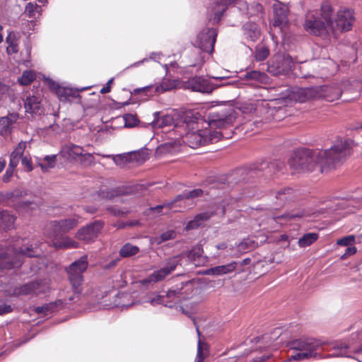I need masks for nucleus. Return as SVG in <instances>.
<instances>
[{
	"mask_svg": "<svg viewBox=\"0 0 362 362\" xmlns=\"http://www.w3.org/2000/svg\"><path fill=\"white\" fill-rule=\"evenodd\" d=\"M43 307H46V308L44 309L43 314L47 315L57 311L58 309L63 308L64 300L62 299H59L54 302L45 304L43 305Z\"/></svg>",
	"mask_w": 362,
	"mask_h": 362,
	"instance_id": "obj_46",
	"label": "nucleus"
},
{
	"mask_svg": "<svg viewBox=\"0 0 362 362\" xmlns=\"http://www.w3.org/2000/svg\"><path fill=\"white\" fill-rule=\"evenodd\" d=\"M203 361H204V356H203L202 348V345H201V341L199 340L198 346H197V356H196L194 362H203Z\"/></svg>",
	"mask_w": 362,
	"mask_h": 362,
	"instance_id": "obj_59",
	"label": "nucleus"
},
{
	"mask_svg": "<svg viewBox=\"0 0 362 362\" xmlns=\"http://www.w3.org/2000/svg\"><path fill=\"white\" fill-rule=\"evenodd\" d=\"M267 76L264 72L252 70L246 72L245 74H244L243 78L248 81L263 82L267 78Z\"/></svg>",
	"mask_w": 362,
	"mask_h": 362,
	"instance_id": "obj_42",
	"label": "nucleus"
},
{
	"mask_svg": "<svg viewBox=\"0 0 362 362\" xmlns=\"http://www.w3.org/2000/svg\"><path fill=\"white\" fill-rule=\"evenodd\" d=\"M144 185H134L132 186H117L113 188L100 189L96 192V195L102 199L112 200L115 197L121 195L136 194L139 190L146 189Z\"/></svg>",
	"mask_w": 362,
	"mask_h": 362,
	"instance_id": "obj_12",
	"label": "nucleus"
},
{
	"mask_svg": "<svg viewBox=\"0 0 362 362\" xmlns=\"http://www.w3.org/2000/svg\"><path fill=\"white\" fill-rule=\"evenodd\" d=\"M139 252V247L129 243L124 244L119 250V255L122 257H130L136 255Z\"/></svg>",
	"mask_w": 362,
	"mask_h": 362,
	"instance_id": "obj_40",
	"label": "nucleus"
},
{
	"mask_svg": "<svg viewBox=\"0 0 362 362\" xmlns=\"http://www.w3.org/2000/svg\"><path fill=\"white\" fill-rule=\"evenodd\" d=\"M293 62L289 56H276L271 59L267 66V71L274 76L286 75L292 69Z\"/></svg>",
	"mask_w": 362,
	"mask_h": 362,
	"instance_id": "obj_14",
	"label": "nucleus"
},
{
	"mask_svg": "<svg viewBox=\"0 0 362 362\" xmlns=\"http://www.w3.org/2000/svg\"><path fill=\"white\" fill-rule=\"evenodd\" d=\"M318 238V234L316 233H308L304 234L298 240V245L300 247H306L315 243Z\"/></svg>",
	"mask_w": 362,
	"mask_h": 362,
	"instance_id": "obj_41",
	"label": "nucleus"
},
{
	"mask_svg": "<svg viewBox=\"0 0 362 362\" xmlns=\"http://www.w3.org/2000/svg\"><path fill=\"white\" fill-rule=\"evenodd\" d=\"M25 147L26 143L25 141H21V142L18 143V144L17 145V146L13 152H14V153H16V155H20L22 156L25 149Z\"/></svg>",
	"mask_w": 362,
	"mask_h": 362,
	"instance_id": "obj_58",
	"label": "nucleus"
},
{
	"mask_svg": "<svg viewBox=\"0 0 362 362\" xmlns=\"http://www.w3.org/2000/svg\"><path fill=\"white\" fill-rule=\"evenodd\" d=\"M355 241V236L353 235L345 236L337 240V245L341 246H349Z\"/></svg>",
	"mask_w": 362,
	"mask_h": 362,
	"instance_id": "obj_54",
	"label": "nucleus"
},
{
	"mask_svg": "<svg viewBox=\"0 0 362 362\" xmlns=\"http://www.w3.org/2000/svg\"><path fill=\"white\" fill-rule=\"evenodd\" d=\"M354 21V11L349 8L340 9L337 14L335 18H333L334 28L331 32L339 30L341 32H346L352 28Z\"/></svg>",
	"mask_w": 362,
	"mask_h": 362,
	"instance_id": "obj_16",
	"label": "nucleus"
},
{
	"mask_svg": "<svg viewBox=\"0 0 362 362\" xmlns=\"http://www.w3.org/2000/svg\"><path fill=\"white\" fill-rule=\"evenodd\" d=\"M186 87L192 91L210 93L215 87L207 79L202 76H195L189 79L186 83Z\"/></svg>",
	"mask_w": 362,
	"mask_h": 362,
	"instance_id": "obj_18",
	"label": "nucleus"
},
{
	"mask_svg": "<svg viewBox=\"0 0 362 362\" xmlns=\"http://www.w3.org/2000/svg\"><path fill=\"white\" fill-rule=\"evenodd\" d=\"M19 34L14 31H10L6 37V42L8 44L6 52L8 54H16L18 52Z\"/></svg>",
	"mask_w": 362,
	"mask_h": 362,
	"instance_id": "obj_31",
	"label": "nucleus"
},
{
	"mask_svg": "<svg viewBox=\"0 0 362 362\" xmlns=\"http://www.w3.org/2000/svg\"><path fill=\"white\" fill-rule=\"evenodd\" d=\"M218 33L216 28H205L197 36L196 45L203 52L212 53Z\"/></svg>",
	"mask_w": 362,
	"mask_h": 362,
	"instance_id": "obj_15",
	"label": "nucleus"
},
{
	"mask_svg": "<svg viewBox=\"0 0 362 362\" xmlns=\"http://www.w3.org/2000/svg\"><path fill=\"white\" fill-rule=\"evenodd\" d=\"M21 157V156L16 155V153H14V152H12L10 156V161L8 166L15 168L18 165L19 160Z\"/></svg>",
	"mask_w": 362,
	"mask_h": 362,
	"instance_id": "obj_56",
	"label": "nucleus"
},
{
	"mask_svg": "<svg viewBox=\"0 0 362 362\" xmlns=\"http://www.w3.org/2000/svg\"><path fill=\"white\" fill-rule=\"evenodd\" d=\"M245 7L247 9L246 16L248 18L258 16L263 12L264 9L262 5L258 2H253L249 5L245 4Z\"/></svg>",
	"mask_w": 362,
	"mask_h": 362,
	"instance_id": "obj_43",
	"label": "nucleus"
},
{
	"mask_svg": "<svg viewBox=\"0 0 362 362\" xmlns=\"http://www.w3.org/2000/svg\"><path fill=\"white\" fill-rule=\"evenodd\" d=\"M15 217L7 211H0V229L9 230L13 228Z\"/></svg>",
	"mask_w": 362,
	"mask_h": 362,
	"instance_id": "obj_37",
	"label": "nucleus"
},
{
	"mask_svg": "<svg viewBox=\"0 0 362 362\" xmlns=\"http://www.w3.org/2000/svg\"><path fill=\"white\" fill-rule=\"evenodd\" d=\"M35 74L31 70H26L23 72L22 76L18 78V81L21 85L28 86L35 79Z\"/></svg>",
	"mask_w": 362,
	"mask_h": 362,
	"instance_id": "obj_47",
	"label": "nucleus"
},
{
	"mask_svg": "<svg viewBox=\"0 0 362 362\" xmlns=\"http://www.w3.org/2000/svg\"><path fill=\"white\" fill-rule=\"evenodd\" d=\"M352 141H337L329 148L311 150L298 148L288 160L290 168L297 172L318 171L322 173L327 168H334L350 155Z\"/></svg>",
	"mask_w": 362,
	"mask_h": 362,
	"instance_id": "obj_1",
	"label": "nucleus"
},
{
	"mask_svg": "<svg viewBox=\"0 0 362 362\" xmlns=\"http://www.w3.org/2000/svg\"><path fill=\"white\" fill-rule=\"evenodd\" d=\"M175 86L174 82L169 80H163L159 85L155 86V92L163 93L165 91L172 90Z\"/></svg>",
	"mask_w": 362,
	"mask_h": 362,
	"instance_id": "obj_49",
	"label": "nucleus"
},
{
	"mask_svg": "<svg viewBox=\"0 0 362 362\" xmlns=\"http://www.w3.org/2000/svg\"><path fill=\"white\" fill-rule=\"evenodd\" d=\"M274 27H280L283 25L287 24L288 21V8L286 5L282 4H274Z\"/></svg>",
	"mask_w": 362,
	"mask_h": 362,
	"instance_id": "obj_22",
	"label": "nucleus"
},
{
	"mask_svg": "<svg viewBox=\"0 0 362 362\" xmlns=\"http://www.w3.org/2000/svg\"><path fill=\"white\" fill-rule=\"evenodd\" d=\"M123 119L124 120V127L127 128L136 127L139 122V119L132 114L124 115Z\"/></svg>",
	"mask_w": 362,
	"mask_h": 362,
	"instance_id": "obj_51",
	"label": "nucleus"
},
{
	"mask_svg": "<svg viewBox=\"0 0 362 362\" xmlns=\"http://www.w3.org/2000/svg\"><path fill=\"white\" fill-rule=\"evenodd\" d=\"M295 198L296 194L293 189L290 187L282 188L275 193L276 202L272 209H277L278 208L282 207L286 204L293 202Z\"/></svg>",
	"mask_w": 362,
	"mask_h": 362,
	"instance_id": "obj_21",
	"label": "nucleus"
},
{
	"mask_svg": "<svg viewBox=\"0 0 362 362\" xmlns=\"http://www.w3.org/2000/svg\"><path fill=\"white\" fill-rule=\"evenodd\" d=\"M26 194V191L16 189L11 192H8L6 195V198L9 202H17V210H26L29 207L33 209H34L33 206V205L36 206V204H35L33 201H21V199L25 197Z\"/></svg>",
	"mask_w": 362,
	"mask_h": 362,
	"instance_id": "obj_19",
	"label": "nucleus"
},
{
	"mask_svg": "<svg viewBox=\"0 0 362 362\" xmlns=\"http://www.w3.org/2000/svg\"><path fill=\"white\" fill-rule=\"evenodd\" d=\"M119 261H120V257H116L115 258H113V259H110L104 266V269H110L115 267Z\"/></svg>",
	"mask_w": 362,
	"mask_h": 362,
	"instance_id": "obj_62",
	"label": "nucleus"
},
{
	"mask_svg": "<svg viewBox=\"0 0 362 362\" xmlns=\"http://www.w3.org/2000/svg\"><path fill=\"white\" fill-rule=\"evenodd\" d=\"M81 157H82L81 161L83 162L85 164H90L94 160V157L91 153H85L83 152V155H82Z\"/></svg>",
	"mask_w": 362,
	"mask_h": 362,
	"instance_id": "obj_64",
	"label": "nucleus"
},
{
	"mask_svg": "<svg viewBox=\"0 0 362 362\" xmlns=\"http://www.w3.org/2000/svg\"><path fill=\"white\" fill-rule=\"evenodd\" d=\"M174 123L173 117L168 114L160 116L159 112L153 113V119L151 124L153 128H162L164 127H170Z\"/></svg>",
	"mask_w": 362,
	"mask_h": 362,
	"instance_id": "obj_29",
	"label": "nucleus"
},
{
	"mask_svg": "<svg viewBox=\"0 0 362 362\" xmlns=\"http://www.w3.org/2000/svg\"><path fill=\"white\" fill-rule=\"evenodd\" d=\"M257 246V243L255 240L250 238H245L238 245V250L240 252H246L248 250H253Z\"/></svg>",
	"mask_w": 362,
	"mask_h": 362,
	"instance_id": "obj_44",
	"label": "nucleus"
},
{
	"mask_svg": "<svg viewBox=\"0 0 362 362\" xmlns=\"http://www.w3.org/2000/svg\"><path fill=\"white\" fill-rule=\"evenodd\" d=\"M21 163L22 165L26 168L28 172H31L33 170L32 162L30 159L27 157L21 158Z\"/></svg>",
	"mask_w": 362,
	"mask_h": 362,
	"instance_id": "obj_61",
	"label": "nucleus"
},
{
	"mask_svg": "<svg viewBox=\"0 0 362 362\" xmlns=\"http://www.w3.org/2000/svg\"><path fill=\"white\" fill-rule=\"evenodd\" d=\"M311 358L310 357V352H303L300 351L298 353H296L295 354L291 355L288 357V361H302L305 359Z\"/></svg>",
	"mask_w": 362,
	"mask_h": 362,
	"instance_id": "obj_53",
	"label": "nucleus"
},
{
	"mask_svg": "<svg viewBox=\"0 0 362 362\" xmlns=\"http://www.w3.org/2000/svg\"><path fill=\"white\" fill-rule=\"evenodd\" d=\"M104 226V222L95 221L81 228L76 233V238L87 243L93 242L99 235Z\"/></svg>",
	"mask_w": 362,
	"mask_h": 362,
	"instance_id": "obj_17",
	"label": "nucleus"
},
{
	"mask_svg": "<svg viewBox=\"0 0 362 362\" xmlns=\"http://www.w3.org/2000/svg\"><path fill=\"white\" fill-rule=\"evenodd\" d=\"M214 212L205 211L196 215L192 221L187 223L186 229L192 230L200 226L204 221L209 220Z\"/></svg>",
	"mask_w": 362,
	"mask_h": 362,
	"instance_id": "obj_33",
	"label": "nucleus"
},
{
	"mask_svg": "<svg viewBox=\"0 0 362 362\" xmlns=\"http://www.w3.org/2000/svg\"><path fill=\"white\" fill-rule=\"evenodd\" d=\"M163 54H162V53L160 52H151L150 54L149 57H145V58H144L143 59H141L140 61L136 62L132 64L129 67H130V68L137 67V66L143 64L144 62H148L149 60H153L154 62H159L158 59L160 58V57Z\"/></svg>",
	"mask_w": 362,
	"mask_h": 362,
	"instance_id": "obj_48",
	"label": "nucleus"
},
{
	"mask_svg": "<svg viewBox=\"0 0 362 362\" xmlns=\"http://www.w3.org/2000/svg\"><path fill=\"white\" fill-rule=\"evenodd\" d=\"M306 211L303 209H298L292 210L290 212L281 214L274 217V221H277L280 219H284L286 221L299 219L305 216Z\"/></svg>",
	"mask_w": 362,
	"mask_h": 362,
	"instance_id": "obj_38",
	"label": "nucleus"
},
{
	"mask_svg": "<svg viewBox=\"0 0 362 362\" xmlns=\"http://www.w3.org/2000/svg\"><path fill=\"white\" fill-rule=\"evenodd\" d=\"M127 160V158L123 155H117L113 156V161L117 165H123Z\"/></svg>",
	"mask_w": 362,
	"mask_h": 362,
	"instance_id": "obj_60",
	"label": "nucleus"
},
{
	"mask_svg": "<svg viewBox=\"0 0 362 362\" xmlns=\"http://www.w3.org/2000/svg\"><path fill=\"white\" fill-rule=\"evenodd\" d=\"M106 211L109 214L115 217H122L129 213V210L127 208H119L116 205H107Z\"/></svg>",
	"mask_w": 362,
	"mask_h": 362,
	"instance_id": "obj_45",
	"label": "nucleus"
},
{
	"mask_svg": "<svg viewBox=\"0 0 362 362\" xmlns=\"http://www.w3.org/2000/svg\"><path fill=\"white\" fill-rule=\"evenodd\" d=\"M176 237V232L174 230H167L162 234L158 238H156L157 243L160 244L163 242L168 241L170 240H173Z\"/></svg>",
	"mask_w": 362,
	"mask_h": 362,
	"instance_id": "obj_52",
	"label": "nucleus"
},
{
	"mask_svg": "<svg viewBox=\"0 0 362 362\" xmlns=\"http://www.w3.org/2000/svg\"><path fill=\"white\" fill-rule=\"evenodd\" d=\"M42 283L41 280H37L16 286L13 293L16 296L37 295L42 292Z\"/></svg>",
	"mask_w": 362,
	"mask_h": 362,
	"instance_id": "obj_20",
	"label": "nucleus"
},
{
	"mask_svg": "<svg viewBox=\"0 0 362 362\" xmlns=\"http://www.w3.org/2000/svg\"><path fill=\"white\" fill-rule=\"evenodd\" d=\"M57 162V155H47L44 158H37V165L43 173L47 172L49 169L54 168Z\"/></svg>",
	"mask_w": 362,
	"mask_h": 362,
	"instance_id": "obj_34",
	"label": "nucleus"
},
{
	"mask_svg": "<svg viewBox=\"0 0 362 362\" xmlns=\"http://www.w3.org/2000/svg\"><path fill=\"white\" fill-rule=\"evenodd\" d=\"M240 197H235L232 195L230 196V197L228 199H225L223 200V213H225L226 211V206H228L229 204H233V203L238 202Z\"/></svg>",
	"mask_w": 362,
	"mask_h": 362,
	"instance_id": "obj_57",
	"label": "nucleus"
},
{
	"mask_svg": "<svg viewBox=\"0 0 362 362\" xmlns=\"http://www.w3.org/2000/svg\"><path fill=\"white\" fill-rule=\"evenodd\" d=\"M18 113H9L0 118V134L7 136L11 133L12 126L18 119Z\"/></svg>",
	"mask_w": 362,
	"mask_h": 362,
	"instance_id": "obj_24",
	"label": "nucleus"
},
{
	"mask_svg": "<svg viewBox=\"0 0 362 362\" xmlns=\"http://www.w3.org/2000/svg\"><path fill=\"white\" fill-rule=\"evenodd\" d=\"M204 137L206 139V144L209 143H216L220 141L221 139H228L232 136L233 132L230 131L229 132H224L221 130H213V131H207L204 130Z\"/></svg>",
	"mask_w": 362,
	"mask_h": 362,
	"instance_id": "obj_30",
	"label": "nucleus"
},
{
	"mask_svg": "<svg viewBox=\"0 0 362 362\" xmlns=\"http://www.w3.org/2000/svg\"><path fill=\"white\" fill-rule=\"evenodd\" d=\"M315 88L314 87L299 88L295 94L296 100L300 103H304L315 96Z\"/></svg>",
	"mask_w": 362,
	"mask_h": 362,
	"instance_id": "obj_35",
	"label": "nucleus"
},
{
	"mask_svg": "<svg viewBox=\"0 0 362 362\" xmlns=\"http://www.w3.org/2000/svg\"><path fill=\"white\" fill-rule=\"evenodd\" d=\"M204 130L187 132L185 135V142L192 148L205 146L206 145V139L204 137Z\"/></svg>",
	"mask_w": 362,
	"mask_h": 362,
	"instance_id": "obj_23",
	"label": "nucleus"
},
{
	"mask_svg": "<svg viewBox=\"0 0 362 362\" xmlns=\"http://www.w3.org/2000/svg\"><path fill=\"white\" fill-rule=\"evenodd\" d=\"M203 249L201 247H193L187 252V258L195 266H199L203 261Z\"/></svg>",
	"mask_w": 362,
	"mask_h": 362,
	"instance_id": "obj_36",
	"label": "nucleus"
},
{
	"mask_svg": "<svg viewBox=\"0 0 362 362\" xmlns=\"http://www.w3.org/2000/svg\"><path fill=\"white\" fill-rule=\"evenodd\" d=\"M13 168L8 166V168L6 170L5 174L3 176L4 182H8L10 180L11 177L13 176Z\"/></svg>",
	"mask_w": 362,
	"mask_h": 362,
	"instance_id": "obj_63",
	"label": "nucleus"
},
{
	"mask_svg": "<svg viewBox=\"0 0 362 362\" xmlns=\"http://www.w3.org/2000/svg\"><path fill=\"white\" fill-rule=\"evenodd\" d=\"M269 54V49L266 46L257 47L255 50V57L258 62L265 60Z\"/></svg>",
	"mask_w": 362,
	"mask_h": 362,
	"instance_id": "obj_50",
	"label": "nucleus"
},
{
	"mask_svg": "<svg viewBox=\"0 0 362 362\" xmlns=\"http://www.w3.org/2000/svg\"><path fill=\"white\" fill-rule=\"evenodd\" d=\"M238 112L231 107L214 112L209 117V124L218 129H226L233 125Z\"/></svg>",
	"mask_w": 362,
	"mask_h": 362,
	"instance_id": "obj_9",
	"label": "nucleus"
},
{
	"mask_svg": "<svg viewBox=\"0 0 362 362\" xmlns=\"http://www.w3.org/2000/svg\"><path fill=\"white\" fill-rule=\"evenodd\" d=\"M187 287H192V283L189 281L181 282L169 289L165 295L156 294L154 297L149 298L148 302L153 306L163 305L170 308L175 307L185 315L192 317L191 311L186 310L182 305H177V301L186 298L185 291L183 290Z\"/></svg>",
	"mask_w": 362,
	"mask_h": 362,
	"instance_id": "obj_6",
	"label": "nucleus"
},
{
	"mask_svg": "<svg viewBox=\"0 0 362 362\" xmlns=\"http://www.w3.org/2000/svg\"><path fill=\"white\" fill-rule=\"evenodd\" d=\"M83 148L78 145L69 143L62 146L59 153L64 158L75 159L83 155Z\"/></svg>",
	"mask_w": 362,
	"mask_h": 362,
	"instance_id": "obj_25",
	"label": "nucleus"
},
{
	"mask_svg": "<svg viewBox=\"0 0 362 362\" xmlns=\"http://www.w3.org/2000/svg\"><path fill=\"white\" fill-rule=\"evenodd\" d=\"M182 259V255L169 257L165 261L162 267L155 270L151 274L143 280V284H147L151 282L156 283L163 280L168 275L171 274L178 265H181Z\"/></svg>",
	"mask_w": 362,
	"mask_h": 362,
	"instance_id": "obj_10",
	"label": "nucleus"
},
{
	"mask_svg": "<svg viewBox=\"0 0 362 362\" xmlns=\"http://www.w3.org/2000/svg\"><path fill=\"white\" fill-rule=\"evenodd\" d=\"M243 31L245 38L252 42L257 40L260 36L258 25L252 22H247L243 25Z\"/></svg>",
	"mask_w": 362,
	"mask_h": 362,
	"instance_id": "obj_28",
	"label": "nucleus"
},
{
	"mask_svg": "<svg viewBox=\"0 0 362 362\" xmlns=\"http://www.w3.org/2000/svg\"><path fill=\"white\" fill-rule=\"evenodd\" d=\"M324 343L317 339L308 337H303L299 339L289 341L287 346L292 350L310 352L311 358H316L318 356L317 351L322 346Z\"/></svg>",
	"mask_w": 362,
	"mask_h": 362,
	"instance_id": "obj_11",
	"label": "nucleus"
},
{
	"mask_svg": "<svg viewBox=\"0 0 362 362\" xmlns=\"http://www.w3.org/2000/svg\"><path fill=\"white\" fill-rule=\"evenodd\" d=\"M40 255L36 245L30 242L23 243L21 246L11 245L0 253V271L20 268L25 257H37Z\"/></svg>",
	"mask_w": 362,
	"mask_h": 362,
	"instance_id": "obj_5",
	"label": "nucleus"
},
{
	"mask_svg": "<svg viewBox=\"0 0 362 362\" xmlns=\"http://www.w3.org/2000/svg\"><path fill=\"white\" fill-rule=\"evenodd\" d=\"M343 91L339 85L328 86L323 90V97L326 100L332 102L338 100Z\"/></svg>",
	"mask_w": 362,
	"mask_h": 362,
	"instance_id": "obj_32",
	"label": "nucleus"
},
{
	"mask_svg": "<svg viewBox=\"0 0 362 362\" xmlns=\"http://www.w3.org/2000/svg\"><path fill=\"white\" fill-rule=\"evenodd\" d=\"M25 112L32 115L41 114V100L35 95H29L24 102Z\"/></svg>",
	"mask_w": 362,
	"mask_h": 362,
	"instance_id": "obj_26",
	"label": "nucleus"
},
{
	"mask_svg": "<svg viewBox=\"0 0 362 362\" xmlns=\"http://www.w3.org/2000/svg\"><path fill=\"white\" fill-rule=\"evenodd\" d=\"M334 352L328 355V357H346L356 359L359 362L362 360L353 357L350 352L358 354L362 353V329L352 333L349 337V343L337 342L334 346Z\"/></svg>",
	"mask_w": 362,
	"mask_h": 362,
	"instance_id": "obj_8",
	"label": "nucleus"
},
{
	"mask_svg": "<svg viewBox=\"0 0 362 362\" xmlns=\"http://www.w3.org/2000/svg\"><path fill=\"white\" fill-rule=\"evenodd\" d=\"M88 264V257L84 255L72 262L66 269L68 279L74 292V295L68 298L69 302H75L76 298L78 300L83 291V274L87 269Z\"/></svg>",
	"mask_w": 362,
	"mask_h": 362,
	"instance_id": "obj_7",
	"label": "nucleus"
},
{
	"mask_svg": "<svg viewBox=\"0 0 362 362\" xmlns=\"http://www.w3.org/2000/svg\"><path fill=\"white\" fill-rule=\"evenodd\" d=\"M78 223V217H71L50 221L47 225L45 233L52 239V245L56 249L77 247V243L64 235L76 227Z\"/></svg>",
	"mask_w": 362,
	"mask_h": 362,
	"instance_id": "obj_4",
	"label": "nucleus"
},
{
	"mask_svg": "<svg viewBox=\"0 0 362 362\" xmlns=\"http://www.w3.org/2000/svg\"><path fill=\"white\" fill-rule=\"evenodd\" d=\"M47 83L49 89L57 94L59 100L64 103L72 102L75 99L80 100L79 91L87 89V88L74 89L61 86L59 83L49 78L47 79Z\"/></svg>",
	"mask_w": 362,
	"mask_h": 362,
	"instance_id": "obj_13",
	"label": "nucleus"
},
{
	"mask_svg": "<svg viewBox=\"0 0 362 362\" xmlns=\"http://www.w3.org/2000/svg\"><path fill=\"white\" fill-rule=\"evenodd\" d=\"M185 193L187 199H190L201 197L203 194V190L197 188L190 191L185 190Z\"/></svg>",
	"mask_w": 362,
	"mask_h": 362,
	"instance_id": "obj_55",
	"label": "nucleus"
},
{
	"mask_svg": "<svg viewBox=\"0 0 362 362\" xmlns=\"http://www.w3.org/2000/svg\"><path fill=\"white\" fill-rule=\"evenodd\" d=\"M238 263L235 261L231 262L229 264H224V265H218L214 267H211L209 269H207L204 274L206 275H223L226 274H229L233 272L236 267Z\"/></svg>",
	"mask_w": 362,
	"mask_h": 362,
	"instance_id": "obj_27",
	"label": "nucleus"
},
{
	"mask_svg": "<svg viewBox=\"0 0 362 362\" xmlns=\"http://www.w3.org/2000/svg\"><path fill=\"white\" fill-rule=\"evenodd\" d=\"M42 8L36 3L29 2L26 4L24 14L30 18H35L37 15H41Z\"/></svg>",
	"mask_w": 362,
	"mask_h": 362,
	"instance_id": "obj_39",
	"label": "nucleus"
},
{
	"mask_svg": "<svg viewBox=\"0 0 362 362\" xmlns=\"http://www.w3.org/2000/svg\"><path fill=\"white\" fill-rule=\"evenodd\" d=\"M284 167V163L281 160H274L271 162L262 160L251 164L249 167L238 168L221 178L223 186L220 188H231L241 182H252L256 177L264 176L267 178L279 172L283 173Z\"/></svg>",
	"mask_w": 362,
	"mask_h": 362,
	"instance_id": "obj_2",
	"label": "nucleus"
},
{
	"mask_svg": "<svg viewBox=\"0 0 362 362\" xmlns=\"http://www.w3.org/2000/svg\"><path fill=\"white\" fill-rule=\"evenodd\" d=\"M334 9L328 1H324L320 10L310 11L305 15L303 28L314 36H327L334 28Z\"/></svg>",
	"mask_w": 362,
	"mask_h": 362,
	"instance_id": "obj_3",
	"label": "nucleus"
}]
</instances>
